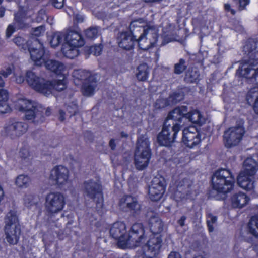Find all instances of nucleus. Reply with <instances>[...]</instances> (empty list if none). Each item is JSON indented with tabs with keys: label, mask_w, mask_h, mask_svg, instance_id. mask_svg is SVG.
Here are the masks:
<instances>
[{
	"label": "nucleus",
	"mask_w": 258,
	"mask_h": 258,
	"mask_svg": "<svg viewBox=\"0 0 258 258\" xmlns=\"http://www.w3.org/2000/svg\"><path fill=\"white\" fill-rule=\"evenodd\" d=\"M194 258H205V257L202 255L198 254V255H195Z\"/></svg>",
	"instance_id": "62"
},
{
	"label": "nucleus",
	"mask_w": 258,
	"mask_h": 258,
	"mask_svg": "<svg viewBox=\"0 0 258 258\" xmlns=\"http://www.w3.org/2000/svg\"><path fill=\"white\" fill-rule=\"evenodd\" d=\"M136 77L139 81H146L149 75V69L146 63H143L138 66L137 69Z\"/></svg>",
	"instance_id": "30"
},
{
	"label": "nucleus",
	"mask_w": 258,
	"mask_h": 258,
	"mask_svg": "<svg viewBox=\"0 0 258 258\" xmlns=\"http://www.w3.org/2000/svg\"><path fill=\"white\" fill-rule=\"evenodd\" d=\"M75 83H81V91L85 96H91L95 93L97 87V79L90 71L85 70H76L73 72Z\"/></svg>",
	"instance_id": "11"
},
{
	"label": "nucleus",
	"mask_w": 258,
	"mask_h": 258,
	"mask_svg": "<svg viewBox=\"0 0 258 258\" xmlns=\"http://www.w3.org/2000/svg\"><path fill=\"white\" fill-rule=\"evenodd\" d=\"M66 205L65 198L59 192H51L45 198V208L46 212L52 217L61 211Z\"/></svg>",
	"instance_id": "14"
},
{
	"label": "nucleus",
	"mask_w": 258,
	"mask_h": 258,
	"mask_svg": "<svg viewBox=\"0 0 258 258\" xmlns=\"http://www.w3.org/2000/svg\"><path fill=\"white\" fill-rule=\"evenodd\" d=\"M151 234L149 239L143 243L142 256L143 258H155L158 254L163 242L164 223L157 216H151L148 221ZM146 238H147V236Z\"/></svg>",
	"instance_id": "3"
},
{
	"label": "nucleus",
	"mask_w": 258,
	"mask_h": 258,
	"mask_svg": "<svg viewBox=\"0 0 258 258\" xmlns=\"http://www.w3.org/2000/svg\"><path fill=\"white\" fill-rule=\"evenodd\" d=\"M169 105H171L168 101V98H166L165 99L162 98L157 99L154 103V106L156 109L160 110Z\"/></svg>",
	"instance_id": "39"
},
{
	"label": "nucleus",
	"mask_w": 258,
	"mask_h": 258,
	"mask_svg": "<svg viewBox=\"0 0 258 258\" xmlns=\"http://www.w3.org/2000/svg\"><path fill=\"white\" fill-rule=\"evenodd\" d=\"M182 88L178 87L176 91L172 92L167 97L170 105H174L182 101L185 96Z\"/></svg>",
	"instance_id": "29"
},
{
	"label": "nucleus",
	"mask_w": 258,
	"mask_h": 258,
	"mask_svg": "<svg viewBox=\"0 0 258 258\" xmlns=\"http://www.w3.org/2000/svg\"><path fill=\"white\" fill-rule=\"evenodd\" d=\"M168 258H182L181 254L176 251H171L169 254Z\"/></svg>",
	"instance_id": "49"
},
{
	"label": "nucleus",
	"mask_w": 258,
	"mask_h": 258,
	"mask_svg": "<svg viewBox=\"0 0 258 258\" xmlns=\"http://www.w3.org/2000/svg\"><path fill=\"white\" fill-rule=\"evenodd\" d=\"M84 192L87 197L95 202V209L97 213L101 215L104 209V194L101 183L89 179L83 183Z\"/></svg>",
	"instance_id": "12"
},
{
	"label": "nucleus",
	"mask_w": 258,
	"mask_h": 258,
	"mask_svg": "<svg viewBox=\"0 0 258 258\" xmlns=\"http://www.w3.org/2000/svg\"><path fill=\"white\" fill-rule=\"evenodd\" d=\"M4 196V191L3 190V188L1 186H0V203L1 202L2 200L3 199Z\"/></svg>",
	"instance_id": "56"
},
{
	"label": "nucleus",
	"mask_w": 258,
	"mask_h": 258,
	"mask_svg": "<svg viewBox=\"0 0 258 258\" xmlns=\"http://www.w3.org/2000/svg\"><path fill=\"white\" fill-rule=\"evenodd\" d=\"M253 110L255 113L258 114V96L255 99L253 104Z\"/></svg>",
	"instance_id": "54"
},
{
	"label": "nucleus",
	"mask_w": 258,
	"mask_h": 258,
	"mask_svg": "<svg viewBox=\"0 0 258 258\" xmlns=\"http://www.w3.org/2000/svg\"><path fill=\"white\" fill-rule=\"evenodd\" d=\"M240 29H239V30H240V29H241V26H240Z\"/></svg>",
	"instance_id": "64"
},
{
	"label": "nucleus",
	"mask_w": 258,
	"mask_h": 258,
	"mask_svg": "<svg viewBox=\"0 0 258 258\" xmlns=\"http://www.w3.org/2000/svg\"><path fill=\"white\" fill-rule=\"evenodd\" d=\"M43 31V26L37 27L34 29L32 34L36 37H39L41 35L42 31Z\"/></svg>",
	"instance_id": "45"
},
{
	"label": "nucleus",
	"mask_w": 258,
	"mask_h": 258,
	"mask_svg": "<svg viewBox=\"0 0 258 258\" xmlns=\"http://www.w3.org/2000/svg\"><path fill=\"white\" fill-rule=\"evenodd\" d=\"M28 18L27 11L22 8L15 13L13 23L18 30L27 28L29 27V24L27 22Z\"/></svg>",
	"instance_id": "24"
},
{
	"label": "nucleus",
	"mask_w": 258,
	"mask_h": 258,
	"mask_svg": "<svg viewBox=\"0 0 258 258\" xmlns=\"http://www.w3.org/2000/svg\"><path fill=\"white\" fill-rule=\"evenodd\" d=\"M17 29V27L14 23L9 24L6 29V37L7 38H10Z\"/></svg>",
	"instance_id": "41"
},
{
	"label": "nucleus",
	"mask_w": 258,
	"mask_h": 258,
	"mask_svg": "<svg viewBox=\"0 0 258 258\" xmlns=\"http://www.w3.org/2000/svg\"><path fill=\"white\" fill-rule=\"evenodd\" d=\"M76 30L72 28L68 29L64 32H56L54 33L51 37V39L50 42V45L53 48H56L59 46L64 40L66 42V36L68 34H70V32H75Z\"/></svg>",
	"instance_id": "26"
},
{
	"label": "nucleus",
	"mask_w": 258,
	"mask_h": 258,
	"mask_svg": "<svg viewBox=\"0 0 258 258\" xmlns=\"http://www.w3.org/2000/svg\"><path fill=\"white\" fill-rule=\"evenodd\" d=\"M39 48L29 47V51L31 59L34 63L39 66L45 64L46 69L57 76H63L66 69L64 64L57 60L48 59L49 54L46 52V50L42 43L38 39Z\"/></svg>",
	"instance_id": "6"
},
{
	"label": "nucleus",
	"mask_w": 258,
	"mask_h": 258,
	"mask_svg": "<svg viewBox=\"0 0 258 258\" xmlns=\"http://www.w3.org/2000/svg\"><path fill=\"white\" fill-rule=\"evenodd\" d=\"M9 93L7 90L0 89V114H4L11 111V108L8 103Z\"/></svg>",
	"instance_id": "27"
},
{
	"label": "nucleus",
	"mask_w": 258,
	"mask_h": 258,
	"mask_svg": "<svg viewBox=\"0 0 258 258\" xmlns=\"http://www.w3.org/2000/svg\"><path fill=\"white\" fill-rule=\"evenodd\" d=\"M38 198L34 195H27L24 198L25 205L30 208L32 206L36 205L38 203Z\"/></svg>",
	"instance_id": "36"
},
{
	"label": "nucleus",
	"mask_w": 258,
	"mask_h": 258,
	"mask_svg": "<svg viewBox=\"0 0 258 258\" xmlns=\"http://www.w3.org/2000/svg\"><path fill=\"white\" fill-rule=\"evenodd\" d=\"M5 9L4 7L0 8V17H3L5 15Z\"/></svg>",
	"instance_id": "57"
},
{
	"label": "nucleus",
	"mask_w": 258,
	"mask_h": 258,
	"mask_svg": "<svg viewBox=\"0 0 258 258\" xmlns=\"http://www.w3.org/2000/svg\"><path fill=\"white\" fill-rule=\"evenodd\" d=\"M5 233L7 241L10 245L17 244L21 233L20 225L16 212L10 210L5 218Z\"/></svg>",
	"instance_id": "13"
},
{
	"label": "nucleus",
	"mask_w": 258,
	"mask_h": 258,
	"mask_svg": "<svg viewBox=\"0 0 258 258\" xmlns=\"http://www.w3.org/2000/svg\"><path fill=\"white\" fill-rule=\"evenodd\" d=\"M13 41L18 46H21L24 44L25 40L21 36H15L13 38Z\"/></svg>",
	"instance_id": "43"
},
{
	"label": "nucleus",
	"mask_w": 258,
	"mask_h": 258,
	"mask_svg": "<svg viewBox=\"0 0 258 258\" xmlns=\"http://www.w3.org/2000/svg\"><path fill=\"white\" fill-rule=\"evenodd\" d=\"M84 35L87 39H94L98 36V28L96 26L90 27L84 31Z\"/></svg>",
	"instance_id": "35"
},
{
	"label": "nucleus",
	"mask_w": 258,
	"mask_h": 258,
	"mask_svg": "<svg viewBox=\"0 0 258 258\" xmlns=\"http://www.w3.org/2000/svg\"><path fill=\"white\" fill-rule=\"evenodd\" d=\"M253 250L256 252V254L258 255V243H255L253 245Z\"/></svg>",
	"instance_id": "58"
},
{
	"label": "nucleus",
	"mask_w": 258,
	"mask_h": 258,
	"mask_svg": "<svg viewBox=\"0 0 258 258\" xmlns=\"http://www.w3.org/2000/svg\"><path fill=\"white\" fill-rule=\"evenodd\" d=\"M3 0H0V5L2 4V3L3 2Z\"/></svg>",
	"instance_id": "63"
},
{
	"label": "nucleus",
	"mask_w": 258,
	"mask_h": 258,
	"mask_svg": "<svg viewBox=\"0 0 258 258\" xmlns=\"http://www.w3.org/2000/svg\"><path fill=\"white\" fill-rule=\"evenodd\" d=\"M166 182L162 176L155 177L149 187L148 194L152 201H159L165 192Z\"/></svg>",
	"instance_id": "18"
},
{
	"label": "nucleus",
	"mask_w": 258,
	"mask_h": 258,
	"mask_svg": "<svg viewBox=\"0 0 258 258\" xmlns=\"http://www.w3.org/2000/svg\"><path fill=\"white\" fill-rule=\"evenodd\" d=\"M15 106L16 109L25 113V118L27 120H34L38 112L37 106L34 103L25 98L19 99Z\"/></svg>",
	"instance_id": "19"
},
{
	"label": "nucleus",
	"mask_w": 258,
	"mask_h": 258,
	"mask_svg": "<svg viewBox=\"0 0 258 258\" xmlns=\"http://www.w3.org/2000/svg\"><path fill=\"white\" fill-rule=\"evenodd\" d=\"M252 93V91L250 90L246 94V99L248 103H249L250 101H252L253 100V97Z\"/></svg>",
	"instance_id": "53"
},
{
	"label": "nucleus",
	"mask_w": 258,
	"mask_h": 258,
	"mask_svg": "<svg viewBox=\"0 0 258 258\" xmlns=\"http://www.w3.org/2000/svg\"><path fill=\"white\" fill-rule=\"evenodd\" d=\"M186 219L187 217L183 215L177 220V223L180 227H182L185 225Z\"/></svg>",
	"instance_id": "48"
},
{
	"label": "nucleus",
	"mask_w": 258,
	"mask_h": 258,
	"mask_svg": "<svg viewBox=\"0 0 258 258\" xmlns=\"http://www.w3.org/2000/svg\"><path fill=\"white\" fill-rule=\"evenodd\" d=\"M65 0H51L52 5L56 8L60 9L63 7Z\"/></svg>",
	"instance_id": "44"
},
{
	"label": "nucleus",
	"mask_w": 258,
	"mask_h": 258,
	"mask_svg": "<svg viewBox=\"0 0 258 258\" xmlns=\"http://www.w3.org/2000/svg\"><path fill=\"white\" fill-rule=\"evenodd\" d=\"M200 72L197 68H189L185 73L184 81L188 83H197L200 80Z\"/></svg>",
	"instance_id": "28"
},
{
	"label": "nucleus",
	"mask_w": 258,
	"mask_h": 258,
	"mask_svg": "<svg viewBox=\"0 0 258 258\" xmlns=\"http://www.w3.org/2000/svg\"><path fill=\"white\" fill-rule=\"evenodd\" d=\"M109 146L112 150H115L116 147L115 140L113 138L110 139L109 142Z\"/></svg>",
	"instance_id": "51"
},
{
	"label": "nucleus",
	"mask_w": 258,
	"mask_h": 258,
	"mask_svg": "<svg viewBox=\"0 0 258 258\" xmlns=\"http://www.w3.org/2000/svg\"><path fill=\"white\" fill-rule=\"evenodd\" d=\"M84 21V16L76 14L74 17V22L77 24L83 22Z\"/></svg>",
	"instance_id": "47"
},
{
	"label": "nucleus",
	"mask_w": 258,
	"mask_h": 258,
	"mask_svg": "<svg viewBox=\"0 0 258 258\" xmlns=\"http://www.w3.org/2000/svg\"><path fill=\"white\" fill-rule=\"evenodd\" d=\"M248 228L250 233L258 238V213L251 217L248 223Z\"/></svg>",
	"instance_id": "31"
},
{
	"label": "nucleus",
	"mask_w": 258,
	"mask_h": 258,
	"mask_svg": "<svg viewBox=\"0 0 258 258\" xmlns=\"http://www.w3.org/2000/svg\"><path fill=\"white\" fill-rule=\"evenodd\" d=\"M51 113V109L49 108H47V109L45 111V115L46 116H49V115H50Z\"/></svg>",
	"instance_id": "59"
},
{
	"label": "nucleus",
	"mask_w": 258,
	"mask_h": 258,
	"mask_svg": "<svg viewBox=\"0 0 258 258\" xmlns=\"http://www.w3.org/2000/svg\"><path fill=\"white\" fill-rule=\"evenodd\" d=\"M245 132L242 126L231 127L225 131L223 135L225 146L231 148L237 145L241 141Z\"/></svg>",
	"instance_id": "17"
},
{
	"label": "nucleus",
	"mask_w": 258,
	"mask_h": 258,
	"mask_svg": "<svg viewBox=\"0 0 258 258\" xmlns=\"http://www.w3.org/2000/svg\"><path fill=\"white\" fill-rule=\"evenodd\" d=\"M13 70V69L10 66L4 67L0 70V74L4 77L7 78L12 73Z\"/></svg>",
	"instance_id": "42"
},
{
	"label": "nucleus",
	"mask_w": 258,
	"mask_h": 258,
	"mask_svg": "<svg viewBox=\"0 0 258 258\" xmlns=\"http://www.w3.org/2000/svg\"><path fill=\"white\" fill-rule=\"evenodd\" d=\"M45 14V11L43 9H41L38 12V17H40L41 19H44Z\"/></svg>",
	"instance_id": "55"
},
{
	"label": "nucleus",
	"mask_w": 258,
	"mask_h": 258,
	"mask_svg": "<svg viewBox=\"0 0 258 258\" xmlns=\"http://www.w3.org/2000/svg\"><path fill=\"white\" fill-rule=\"evenodd\" d=\"M250 199L245 193L239 191L235 193L231 197V202L234 208H242L246 206Z\"/></svg>",
	"instance_id": "25"
},
{
	"label": "nucleus",
	"mask_w": 258,
	"mask_h": 258,
	"mask_svg": "<svg viewBox=\"0 0 258 258\" xmlns=\"http://www.w3.org/2000/svg\"><path fill=\"white\" fill-rule=\"evenodd\" d=\"M239 12L246 10L247 6L250 4V0H232Z\"/></svg>",
	"instance_id": "38"
},
{
	"label": "nucleus",
	"mask_w": 258,
	"mask_h": 258,
	"mask_svg": "<svg viewBox=\"0 0 258 258\" xmlns=\"http://www.w3.org/2000/svg\"><path fill=\"white\" fill-rule=\"evenodd\" d=\"M5 85V82L2 77L0 76V87H3Z\"/></svg>",
	"instance_id": "61"
},
{
	"label": "nucleus",
	"mask_w": 258,
	"mask_h": 258,
	"mask_svg": "<svg viewBox=\"0 0 258 258\" xmlns=\"http://www.w3.org/2000/svg\"><path fill=\"white\" fill-rule=\"evenodd\" d=\"M69 170L63 165H57L51 171L50 179L58 186L65 184L69 179Z\"/></svg>",
	"instance_id": "22"
},
{
	"label": "nucleus",
	"mask_w": 258,
	"mask_h": 258,
	"mask_svg": "<svg viewBox=\"0 0 258 258\" xmlns=\"http://www.w3.org/2000/svg\"><path fill=\"white\" fill-rule=\"evenodd\" d=\"M182 140L183 144L189 148H193L201 142V135L198 129L190 126L183 130Z\"/></svg>",
	"instance_id": "20"
},
{
	"label": "nucleus",
	"mask_w": 258,
	"mask_h": 258,
	"mask_svg": "<svg viewBox=\"0 0 258 258\" xmlns=\"http://www.w3.org/2000/svg\"><path fill=\"white\" fill-rule=\"evenodd\" d=\"M120 136L122 138H127L128 137V134L124 131H121L120 132Z\"/></svg>",
	"instance_id": "60"
},
{
	"label": "nucleus",
	"mask_w": 258,
	"mask_h": 258,
	"mask_svg": "<svg viewBox=\"0 0 258 258\" xmlns=\"http://www.w3.org/2000/svg\"><path fill=\"white\" fill-rule=\"evenodd\" d=\"M26 77L29 86L36 92L45 95L51 94L54 90L60 92L67 88L64 75L61 80L50 81L37 76L32 71H29L27 73Z\"/></svg>",
	"instance_id": "5"
},
{
	"label": "nucleus",
	"mask_w": 258,
	"mask_h": 258,
	"mask_svg": "<svg viewBox=\"0 0 258 258\" xmlns=\"http://www.w3.org/2000/svg\"><path fill=\"white\" fill-rule=\"evenodd\" d=\"M29 71H28L29 72ZM28 71L26 72V76H25V77L23 76H17L16 78V82L17 83H19V84H21V83H22L24 82V81L26 80V82L27 81V77H26V75H27V73ZM28 83V82H27Z\"/></svg>",
	"instance_id": "50"
},
{
	"label": "nucleus",
	"mask_w": 258,
	"mask_h": 258,
	"mask_svg": "<svg viewBox=\"0 0 258 258\" xmlns=\"http://www.w3.org/2000/svg\"><path fill=\"white\" fill-rule=\"evenodd\" d=\"M183 118L194 124L200 125L203 124L202 115L200 111L194 110L188 112L186 106L177 107L168 113L162 130L157 135V140L159 145L165 147L172 146L181 128Z\"/></svg>",
	"instance_id": "1"
},
{
	"label": "nucleus",
	"mask_w": 258,
	"mask_h": 258,
	"mask_svg": "<svg viewBox=\"0 0 258 258\" xmlns=\"http://www.w3.org/2000/svg\"><path fill=\"white\" fill-rule=\"evenodd\" d=\"M59 120L60 121L62 122L65 120L66 113L63 110L60 109L59 111Z\"/></svg>",
	"instance_id": "52"
},
{
	"label": "nucleus",
	"mask_w": 258,
	"mask_h": 258,
	"mask_svg": "<svg viewBox=\"0 0 258 258\" xmlns=\"http://www.w3.org/2000/svg\"><path fill=\"white\" fill-rule=\"evenodd\" d=\"M103 45L101 44H96L85 48V52L88 54H93L95 56H99L102 51Z\"/></svg>",
	"instance_id": "34"
},
{
	"label": "nucleus",
	"mask_w": 258,
	"mask_h": 258,
	"mask_svg": "<svg viewBox=\"0 0 258 258\" xmlns=\"http://www.w3.org/2000/svg\"><path fill=\"white\" fill-rule=\"evenodd\" d=\"M28 125L24 122L16 121L9 124L4 128V135L11 139H17L26 132Z\"/></svg>",
	"instance_id": "21"
},
{
	"label": "nucleus",
	"mask_w": 258,
	"mask_h": 258,
	"mask_svg": "<svg viewBox=\"0 0 258 258\" xmlns=\"http://www.w3.org/2000/svg\"><path fill=\"white\" fill-rule=\"evenodd\" d=\"M118 205L122 211L128 213L131 216L134 217H137L141 212V204L136 197L131 195H124L120 199Z\"/></svg>",
	"instance_id": "16"
},
{
	"label": "nucleus",
	"mask_w": 258,
	"mask_h": 258,
	"mask_svg": "<svg viewBox=\"0 0 258 258\" xmlns=\"http://www.w3.org/2000/svg\"><path fill=\"white\" fill-rule=\"evenodd\" d=\"M30 182L31 179L28 175L21 174L18 176L16 179L15 183L19 187L27 188L29 186Z\"/></svg>",
	"instance_id": "33"
},
{
	"label": "nucleus",
	"mask_w": 258,
	"mask_h": 258,
	"mask_svg": "<svg viewBox=\"0 0 258 258\" xmlns=\"http://www.w3.org/2000/svg\"><path fill=\"white\" fill-rule=\"evenodd\" d=\"M19 155L22 159L24 161L29 160L31 156L30 152L28 148L26 146L22 147L20 151Z\"/></svg>",
	"instance_id": "40"
},
{
	"label": "nucleus",
	"mask_w": 258,
	"mask_h": 258,
	"mask_svg": "<svg viewBox=\"0 0 258 258\" xmlns=\"http://www.w3.org/2000/svg\"><path fill=\"white\" fill-rule=\"evenodd\" d=\"M151 155L149 139L143 136H141L137 140L134 152V163L137 169H145L149 165Z\"/></svg>",
	"instance_id": "9"
},
{
	"label": "nucleus",
	"mask_w": 258,
	"mask_h": 258,
	"mask_svg": "<svg viewBox=\"0 0 258 258\" xmlns=\"http://www.w3.org/2000/svg\"><path fill=\"white\" fill-rule=\"evenodd\" d=\"M243 51L248 58L239 61L236 75L238 78L254 80L258 84V49L256 42L253 39H248L243 46Z\"/></svg>",
	"instance_id": "4"
},
{
	"label": "nucleus",
	"mask_w": 258,
	"mask_h": 258,
	"mask_svg": "<svg viewBox=\"0 0 258 258\" xmlns=\"http://www.w3.org/2000/svg\"><path fill=\"white\" fill-rule=\"evenodd\" d=\"M117 42L119 47L126 50L133 49L135 45L138 44L137 40L128 31L121 32L117 37Z\"/></svg>",
	"instance_id": "23"
},
{
	"label": "nucleus",
	"mask_w": 258,
	"mask_h": 258,
	"mask_svg": "<svg viewBox=\"0 0 258 258\" xmlns=\"http://www.w3.org/2000/svg\"><path fill=\"white\" fill-rule=\"evenodd\" d=\"M70 33L66 36V42L63 43L61 51L64 57L72 59L80 54L79 48L84 46L85 41L80 29Z\"/></svg>",
	"instance_id": "10"
},
{
	"label": "nucleus",
	"mask_w": 258,
	"mask_h": 258,
	"mask_svg": "<svg viewBox=\"0 0 258 258\" xmlns=\"http://www.w3.org/2000/svg\"><path fill=\"white\" fill-rule=\"evenodd\" d=\"M129 33L135 39L138 41V46L140 49L147 50L148 48H143L142 46L141 42L143 40H147V35L149 31H153L152 27L145 25L144 20L142 18L135 19L132 21L129 25Z\"/></svg>",
	"instance_id": "15"
},
{
	"label": "nucleus",
	"mask_w": 258,
	"mask_h": 258,
	"mask_svg": "<svg viewBox=\"0 0 258 258\" xmlns=\"http://www.w3.org/2000/svg\"><path fill=\"white\" fill-rule=\"evenodd\" d=\"M211 186L218 194H226L231 191L234 185L235 179L231 171L221 168L216 171L211 177Z\"/></svg>",
	"instance_id": "8"
},
{
	"label": "nucleus",
	"mask_w": 258,
	"mask_h": 258,
	"mask_svg": "<svg viewBox=\"0 0 258 258\" xmlns=\"http://www.w3.org/2000/svg\"><path fill=\"white\" fill-rule=\"evenodd\" d=\"M111 236L116 240L119 247L124 249L128 246H140L146 241L144 227L142 223H134L128 232L123 222L114 223L110 229Z\"/></svg>",
	"instance_id": "2"
},
{
	"label": "nucleus",
	"mask_w": 258,
	"mask_h": 258,
	"mask_svg": "<svg viewBox=\"0 0 258 258\" xmlns=\"http://www.w3.org/2000/svg\"><path fill=\"white\" fill-rule=\"evenodd\" d=\"M217 220V217L214 216L212 213H209L207 216V226L209 233L213 232L214 231L213 224H215Z\"/></svg>",
	"instance_id": "37"
},
{
	"label": "nucleus",
	"mask_w": 258,
	"mask_h": 258,
	"mask_svg": "<svg viewBox=\"0 0 258 258\" xmlns=\"http://www.w3.org/2000/svg\"><path fill=\"white\" fill-rule=\"evenodd\" d=\"M188 66V63L185 59L180 58L174 66V73L176 75L182 74L187 70Z\"/></svg>",
	"instance_id": "32"
},
{
	"label": "nucleus",
	"mask_w": 258,
	"mask_h": 258,
	"mask_svg": "<svg viewBox=\"0 0 258 258\" xmlns=\"http://www.w3.org/2000/svg\"><path fill=\"white\" fill-rule=\"evenodd\" d=\"M224 10L225 11V12H230V13L232 15H235V14L236 13V11L234 9L231 8V5L228 3H226V4H224Z\"/></svg>",
	"instance_id": "46"
},
{
	"label": "nucleus",
	"mask_w": 258,
	"mask_h": 258,
	"mask_svg": "<svg viewBox=\"0 0 258 258\" xmlns=\"http://www.w3.org/2000/svg\"><path fill=\"white\" fill-rule=\"evenodd\" d=\"M258 170V164L252 158H247L243 162V170L237 179L238 185L246 191H253L256 181L255 175Z\"/></svg>",
	"instance_id": "7"
}]
</instances>
